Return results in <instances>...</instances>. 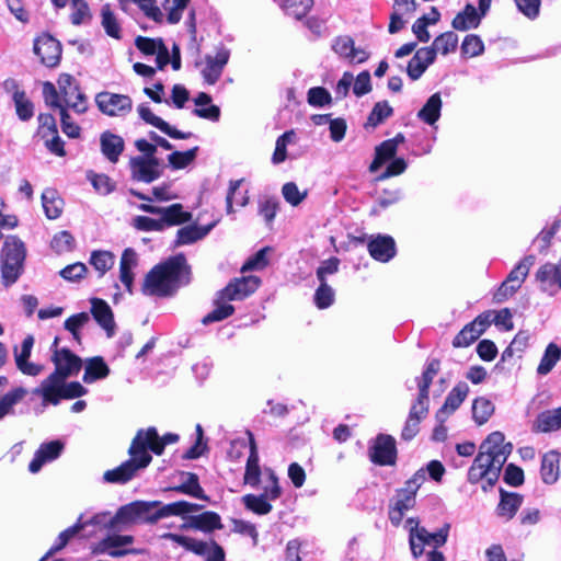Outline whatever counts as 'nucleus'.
I'll return each instance as SVG.
<instances>
[{"label": "nucleus", "mask_w": 561, "mask_h": 561, "mask_svg": "<svg viewBox=\"0 0 561 561\" xmlns=\"http://www.w3.org/2000/svg\"><path fill=\"white\" fill-rule=\"evenodd\" d=\"M512 450L513 445L505 443L503 433H491L480 445L479 453L469 468L468 481L474 484L485 480L488 486H493Z\"/></svg>", "instance_id": "1"}, {"label": "nucleus", "mask_w": 561, "mask_h": 561, "mask_svg": "<svg viewBox=\"0 0 561 561\" xmlns=\"http://www.w3.org/2000/svg\"><path fill=\"white\" fill-rule=\"evenodd\" d=\"M190 267L180 254L156 265L145 277L142 293L148 296L167 297L188 283Z\"/></svg>", "instance_id": "2"}, {"label": "nucleus", "mask_w": 561, "mask_h": 561, "mask_svg": "<svg viewBox=\"0 0 561 561\" xmlns=\"http://www.w3.org/2000/svg\"><path fill=\"white\" fill-rule=\"evenodd\" d=\"M404 528L409 531L410 549L416 559L424 553L425 546L433 549L443 547L447 542L450 525L446 523L436 531L430 533L425 527H420L414 518H408Z\"/></svg>", "instance_id": "3"}, {"label": "nucleus", "mask_w": 561, "mask_h": 561, "mask_svg": "<svg viewBox=\"0 0 561 561\" xmlns=\"http://www.w3.org/2000/svg\"><path fill=\"white\" fill-rule=\"evenodd\" d=\"M130 458L124 461L118 467L107 470L103 474V480L107 483L124 484L130 481L139 470L145 469L149 466L152 457L149 453L142 449L138 445V440L135 438L128 449Z\"/></svg>", "instance_id": "4"}, {"label": "nucleus", "mask_w": 561, "mask_h": 561, "mask_svg": "<svg viewBox=\"0 0 561 561\" xmlns=\"http://www.w3.org/2000/svg\"><path fill=\"white\" fill-rule=\"evenodd\" d=\"M25 255L26 250L22 240L15 236L5 238L1 251V275L5 286L14 284L20 277Z\"/></svg>", "instance_id": "5"}, {"label": "nucleus", "mask_w": 561, "mask_h": 561, "mask_svg": "<svg viewBox=\"0 0 561 561\" xmlns=\"http://www.w3.org/2000/svg\"><path fill=\"white\" fill-rule=\"evenodd\" d=\"M230 59V49L225 46L216 47L215 53H208L195 61L204 82L208 85L216 84L221 78Z\"/></svg>", "instance_id": "6"}, {"label": "nucleus", "mask_w": 561, "mask_h": 561, "mask_svg": "<svg viewBox=\"0 0 561 561\" xmlns=\"http://www.w3.org/2000/svg\"><path fill=\"white\" fill-rule=\"evenodd\" d=\"M160 501H135L122 506L116 513L119 524H156L154 507Z\"/></svg>", "instance_id": "7"}, {"label": "nucleus", "mask_w": 561, "mask_h": 561, "mask_svg": "<svg viewBox=\"0 0 561 561\" xmlns=\"http://www.w3.org/2000/svg\"><path fill=\"white\" fill-rule=\"evenodd\" d=\"M58 342L59 339L55 337L50 347L51 362L55 365L53 374H57V376L67 379L76 376L80 371L82 360L67 347H58Z\"/></svg>", "instance_id": "8"}, {"label": "nucleus", "mask_w": 561, "mask_h": 561, "mask_svg": "<svg viewBox=\"0 0 561 561\" xmlns=\"http://www.w3.org/2000/svg\"><path fill=\"white\" fill-rule=\"evenodd\" d=\"M130 535H111L99 541L92 549L94 554H107L112 558H121L127 554H137L138 550L128 548L134 542Z\"/></svg>", "instance_id": "9"}, {"label": "nucleus", "mask_w": 561, "mask_h": 561, "mask_svg": "<svg viewBox=\"0 0 561 561\" xmlns=\"http://www.w3.org/2000/svg\"><path fill=\"white\" fill-rule=\"evenodd\" d=\"M95 102L100 111L107 116H124L131 111L133 102L128 95L101 92Z\"/></svg>", "instance_id": "10"}, {"label": "nucleus", "mask_w": 561, "mask_h": 561, "mask_svg": "<svg viewBox=\"0 0 561 561\" xmlns=\"http://www.w3.org/2000/svg\"><path fill=\"white\" fill-rule=\"evenodd\" d=\"M134 438L138 440V445L140 447L142 446L146 453L150 450L156 455H161L167 445L174 444L179 440V435L168 433L160 437L156 427H148L147 430H139Z\"/></svg>", "instance_id": "11"}, {"label": "nucleus", "mask_w": 561, "mask_h": 561, "mask_svg": "<svg viewBox=\"0 0 561 561\" xmlns=\"http://www.w3.org/2000/svg\"><path fill=\"white\" fill-rule=\"evenodd\" d=\"M369 458L379 466L394 465L397 459L394 438L391 435L379 434L369 448Z\"/></svg>", "instance_id": "12"}, {"label": "nucleus", "mask_w": 561, "mask_h": 561, "mask_svg": "<svg viewBox=\"0 0 561 561\" xmlns=\"http://www.w3.org/2000/svg\"><path fill=\"white\" fill-rule=\"evenodd\" d=\"M58 88L67 107L78 114H82L87 111V99L79 87L73 83L71 76L61 75L58 79Z\"/></svg>", "instance_id": "13"}, {"label": "nucleus", "mask_w": 561, "mask_h": 561, "mask_svg": "<svg viewBox=\"0 0 561 561\" xmlns=\"http://www.w3.org/2000/svg\"><path fill=\"white\" fill-rule=\"evenodd\" d=\"M491 324V313H481L455 336V347H467L478 340Z\"/></svg>", "instance_id": "14"}, {"label": "nucleus", "mask_w": 561, "mask_h": 561, "mask_svg": "<svg viewBox=\"0 0 561 561\" xmlns=\"http://www.w3.org/2000/svg\"><path fill=\"white\" fill-rule=\"evenodd\" d=\"M146 213L159 215L161 222H163V228L167 226H178L191 220L192 215L188 211L183 209L181 204H172L168 207H157L148 204H144L140 206Z\"/></svg>", "instance_id": "15"}, {"label": "nucleus", "mask_w": 561, "mask_h": 561, "mask_svg": "<svg viewBox=\"0 0 561 561\" xmlns=\"http://www.w3.org/2000/svg\"><path fill=\"white\" fill-rule=\"evenodd\" d=\"M34 53L47 67H55L61 57L60 43L48 34L38 36L34 43Z\"/></svg>", "instance_id": "16"}, {"label": "nucleus", "mask_w": 561, "mask_h": 561, "mask_svg": "<svg viewBox=\"0 0 561 561\" xmlns=\"http://www.w3.org/2000/svg\"><path fill=\"white\" fill-rule=\"evenodd\" d=\"M261 279L257 276H244L230 282L224 289V298L228 300H242L253 294L260 286Z\"/></svg>", "instance_id": "17"}, {"label": "nucleus", "mask_w": 561, "mask_h": 561, "mask_svg": "<svg viewBox=\"0 0 561 561\" xmlns=\"http://www.w3.org/2000/svg\"><path fill=\"white\" fill-rule=\"evenodd\" d=\"M66 379L57 376V374H50L45 378L41 385L33 390L35 396H39L43 399V404L57 405L62 399L64 381Z\"/></svg>", "instance_id": "18"}, {"label": "nucleus", "mask_w": 561, "mask_h": 561, "mask_svg": "<svg viewBox=\"0 0 561 561\" xmlns=\"http://www.w3.org/2000/svg\"><path fill=\"white\" fill-rule=\"evenodd\" d=\"M131 175L135 180L151 183L160 176L157 158L135 157L130 159Z\"/></svg>", "instance_id": "19"}, {"label": "nucleus", "mask_w": 561, "mask_h": 561, "mask_svg": "<svg viewBox=\"0 0 561 561\" xmlns=\"http://www.w3.org/2000/svg\"><path fill=\"white\" fill-rule=\"evenodd\" d=\"M430 403L417 400L412 404L405 424L401 432V437L404 440H411L416 436L420 431V423L428 413Z\"/></svg>", "instance_id": "20"}, {"label": "nucleus", "mask_w": 561, "mask_h": 561, "mask_svg": "<svg viewBox=\"0 0 561 561\" xmlns=\"http://www.w3.org/2000/svg\"><path fill=\"white\" fill-rule=\"evenodd\" d=\"M368 252L376 261L386 263L389 262L396 255V242L390 236L378 234L371 237L368 244Z\"/></svg>", "instance_id": "21"}, {"label": "nucleus", "mask_w": 561, "mask_h": 561, "mask_svg": "<svg viewBox=\"0 0 561 561\" xmlns=\"http://www.w3.org/2000/svg\"><path fill=\"white\" fill-rule=\"evenodd\" d=\"M332 49L351 64H362L368 59V53L356 48L350 36H340L334 39Z\"/></svg>", "instance_id": "22"}, {"label": "nucleus", "mask_w": 561, "mask_h": 561, "mask_svg": "<svg viewBox=\"0 0 561 561\" xmlns=\"http://www.w3.org/2000/svg\"><path fill=\"white\" fill-rule=\"evenodd\" d=\"M62 449L64 444L60 440L42 444L30 462L28 470L32 473H37L46 462L57 459Z\"/></svg>", "instance_id": "23"}, {"label": "nucleus", "mask_w": 561, "mask_h": 561, "mask_svg": "<svg viewBox=\"0 0 561 561\" xmlns=\"http://www.w3.org/2000/svg\"><path fill=\"white\" fill-rule=\"evenodd\" d=\"M469 393V387L466 382L457 383L446 397L444 405L436 414V419L443 423L445 419L455 412L465 401Z\"/></svg>", "instance_id": "24"}, {"label": "nucleus", "mask_w": 561, "mask_h": 561, "mask_svg": "<svg viewBox=\"0 0 561 561\" xmlns=\"http://www.w3.org/2000/svg\"><path fill=\"white\" fill-rule=\"evenodd\" d=\"M137 111L141 119H144L147 124L160 129L162 133L167 134L171 138L187 139L192 136V133H182L175 129L174 127L170 126L161 117L154 115L146 104H140Z\"/></svg>", "instance_id": "25"}, {"label": "nucleus", "mask_w": 561, "mask_h": 561, "mask_svg": "<svg viewBox=\"0 0 561 561\" xmlns=\"http://www.w3.org/2000/svg\"><path fill=\"white\" fill-rule=\"evenodd\" d=\"M203 508L202 505L190 503L186 501H178L169 504H162L154 507L156 523L162 518L170 516L185 517L190 513L198 512Z\"/></svg>", "instance_id": "26"}, {"label": "nucleus", "mask_w": 561, "mask_h": 561, "mask_svg": "<svg viewBox=\"0 0 561 561\" xmlns=\"http://www.w3.org/2000/svg\"><path fill=\"white\" fill-rule=\"evenodd\" d=\"M415 505V499L401 491H397L389 505V520L393 526H399L408 511Z\"/></svg>", "instance_id": "27"}, {"label": "nucleus", "mask_w": 561, "mask_h": 561, "mask_svg": "<svg viewBox=\"0 0 561 561\" xmlns=\"http://www.w3.org/2000/svg\"><path fill=\"white\" fill-rule=\"evenodd\" d=\"M137 265H138L137 253L130 248L125 249L122 254L121 262H119V279L129 294H133V284H134L133 271L137 267Z\"/></svg>", "instance_id": "28"}, {"label": "nucleus", "mask_w": 561, "mask_h": 561, "mask_svg": "<svg viewBox=\"0 0 561 561\" xmlns=\"http://www.w3.org/2000/svg\"><path fill=\"white\" fill-rule=\"evenodd\" d=\"M434 62L433 49L422 47L416 50L408 64L407 72L411 80H417L427 67Z\"/></svg>", "instance_id": "29"}, {"label": "nucleus", "mask_w": 561, "mask_h": 561, "mask_svg": "<svg viewBox=\"0 0 561 561\" xmlns=\"http://www.w3.org/2000/svg\"><path fill=\"white\" fill-rule=\"evenodd\" d=\"M101 151L112 163H116L124 151V139L111 131H104L100 137Z\"/></svg>", "instance_id": "30"}, {"label": "nucleus", "mask_w": 561, "mask_h": 561, "mask_svg": "<svg viewBox=\"0 0 561 561\" xmlns=\"http://www.w3.org/2000/svg\"><path fill=\"white\" fill-rule=\"evenodd\" d=\"M224 526L221 524L220 516L215 512H204L199 515L191 516L188 522L182 526V528H193L197 530H202L204 533H210L215 529H221Z\"/></svg>", "instance_id": "31"}, {"label": "nucleus", "mask_w": 561, "mask_h": 561, "mask_svg": "<svg viewBox=\"0 0 561 561\" xmlns=\"http://www.w3.org/2000/svg\"><path fill=\"white\" fill-rule=\"evenodd\" d=\"M91 312L96 322L106 331L107 336L114 334L115 323L110 306L102 299L91 300Z\"/></svg>", "instance_id": "32"}, {"label": "nucleus", "mask_w": 561, "mask_h": 561, "mask_svg": "<svg viewBox=\"0 0 561 561\" xmlns=\"http://www.w3.org/2000/svg\"><path fill=\"white\" fill-rule=\"evenodd\" d=\"M250 455L247 460L244 482L251 486H256L260 482L261 468L259 465V453L254 436L251 432H248Z\"/></svg>", "instance_id": "33"}, {"label": "nucleus", "mask_w": 561, "mask_h": 561, "mask_svg": "<svg viewBox=\"0 0 561 561\" xmlns=\"http://www.w3.org/2000/svg\"><path fill=\"white\" fill-rule=\"evenodd\" d=\"M443 101L439 92L432 94L423 107L417 112V118L423 123L434 126L440 118Z\"/></svg>", "instance_id": "34"}, {"label": "nucleus", "mask_w": 561, "mask_h": 561, "mask_svg": "<svg viewBox=\"0 0 561 561\" xmlns=\"http://www.w3.org/2000/svg\"><path fill=\"white\" fill-rule=\"evenodd\" d=\"M523 503V497L517 493H507L501 490V500L495 510L497 517L505 522L512 519Z\"/></svg>", "instance_id": "35"}, {"label": "nucleus", "mask_w": 561, "mask_h": 561, "mask_svg": "<svg viewBox=\"0 0 561 561\" xmlns=\"http://www.w3.org/2000/svg\"><path fill=\"white\" fill-rule=\"evenodd\" d=\"M560 454L551 450L543 455L541 460L540 474L541 479L547 484H553L558 481L560 476Z\"/></svg>", "instance_id": "36"}, {"label": "nucleus", "mask_w": 561, "mask_h": 561, "mask_svg": "<svg viewBox=\"0 0 561 561\" xmlns=\"http://www.w3.org/2000/svg\"><path fill=\"white\" fill-rule=\"evenodd\" d=\"M27 394L28 391L26 388L15 387L2 396L0 399V420L7 415H13L15 413V405L21 403Z\"/></svg>", "instance_id": "37"}, {"label": "nucleus", "mask_w": 561, "mask_h": 561, "mask_svg": "<svg viewBox=\"0 0 561 561\" xmlns=\"http://www.w3.org/2000/svg\"><path fill=\"white\" fill-rule=\"evenodd\" d=\"M536 279L540 283L542 290H547V286L553 284L561 288V257L557 264L546 263L540 266L536 273Z\"/></svg>", "instance_id": "38"}, {"label": "nucleus", "mask_w": 561, "mask_h": 561, "mask_svg": "<svg viewBox=\"0 0 561 561\" xmlns=\"http://www.w3.org/2000/svg\"><path fill=\"white\" fill-rule=\"evenodd\" d=\"M481 15L472 4H467L463 11L459 12L453 20L451 25L457 31L476 28L480 24Z\"/></svg>", "instance_id": "39"}, {"label": "nucleus", "mask_w": 561, "mask_h": 561, "mask_svg": "<svg viewBox=\"0 0 561 561\" xmlns=\"http://www.w3.org/2000/svg\"><path fill=\"white\" fill-rule=\"evenodd\" d=\"M110 375V368L100 356L87 360L82 380L85 383H92L99 379H104Z\"/></svg>", "instance_id": "40"}, {"label": "nucleus", "mask_w": 561, "mask_h": 561, "mask_svg": "<svg viewBox=\"0 0 561 561\" xmlns=\"http://www.w3.org/2000/svg\"><path fill=\"white\" fill-rule=\"evenodd\" d=\"M214 224L206 227L185 226L178 230L175 245H185L194 243L206 237L213 229Z\"/></svg>", "instance_id": "41"}, {"label": "nucleus", "mask_w": 561, "mask_h": 561, "mask_svg": "<svg viewBox=\"0 0 561 561\" xmlns=\"http://www.w3.org/2000/svg\"><path fill=\"white\" fill-rule=\"evenodd\" d=\"M214 305V310L203 318L204 324H209L211 322H217L227 319L234 311V308L230 304V300H228V298H224L221 291L217 294Z\"/></svg>", "instance_id": "42"}, {"label": "nucleus", "mask_w": 561, "mask_h": 561, "mask_svg": "<svg viewBox=\"0 0 561 561\" xmlns=\"http://www.w3.org/2000/svg\"><path fill=\"white\" fill-rule=\"evenodd\" d=\"M561 427V407L540 413L534 424L537 432H551Z\"/></svg>", "instance_id": "43"}, {"label": "nucleus", "mask_w": 561, "mask_h": 561, "mask_svg": "<svg viewBox=\"0 0 561 561\" xmlns=\"http://www.w3.org/2000/svg\"><path fill=\"white\" fill-rule=\"evenodd\" d=\"M42 203L48 219H57L61 215L64 202L55 190L46 188L42 193Z\"/></svg>", "instance_id": "44"}, {"label": "nucleus", "mask_w": 561, "mask_h": 561, "mask_svg": "<svg viewBox=\"0 0 561 561\" xmlns=\"http://www.w3.org/2000/svg\"><path fill=\"white\" fill-rule=\"evenodd\" d=\"M163 539H169L176 545L183 547L187 551H192L195 554H206L208 549V542L194 539L192 537L167 533L161 536Z\"/></svg>", "instance_id": "45"}, {"label": "nucleus", "mask_w": 561, "mask_h": 561, "mask_svg": "<svg viewBox=\"0 0 561 561\" xmlns=\"http://www.w3.org/2000/svg\"><path fill=\"white\" fill-rule=\"evenodd\" d=\"M283 11L294 19L306 16L313 5V0H276Z\"/></svg>", "instance_id": "46"}, {"label": "nucleus", "mask_w": 561, "mask_h": 561, "mask_svg": "<svg viewBox=\"0 0 561 561\" xmlns=\"http://www.w3.org/2000/svg\"><path fill=\"white\" fill-rule=\"evenodd\" d=\"M184 481L174 488V491L183 494L191 495L195 499L208 501L209 497L205 494L203 488L199 485L198 477L195 473H185Z\"/></svg>", "instance_id": "47"}, {"label": "nucleus", "mask_w": 561, "mask_h": 561, "mask_svg": "<svg viewBox=\"0 0 561 561\" xmlns=\"http://www.w3.org/2000/svg\"><path fill=\"white\" fill-rule=\"evenodd\" d=\"M438 370H439V362L438 360H432L428 363L422 377L417 379V387H419L417 400H422V401L430 403L428 389L433 381V378L436 376Z\"/></svg>", "instance_id": "48"}, {"label": "nucleus", "mask_w": 561, "mask_h": 561, "mask_svg": "<svg viewBox=\"0 0 561 561\" xmlns=\"http://www.w3.org/2000/svg\"><path fill=\"white\" fill-rule=\"evenodd\" d=\"M458 45V36L454 32H446L437 36L430 49L434 51V59L436 58V54L440 53L442 55H448L451 51H455Z\"/></svg>", "instance_id": "49"}, {"label": "nucleus", "mask_w": 561, "mask_h": 561, "mask_svg": "<svg viewBox=\"0 0 561 561\" xmlns=\"http://www.w3.org/2000/svg\"><path fill=\"white\" fill-rule=\"evenodd\" d=\"M535 263V256L528 255L525 256L518 264L510 272L506 280L510 282L517 288H520L522 284L525 282L530 267Z\"/></svg>", "instance_id": "50"}, {"label": "nucleus", "mask_w": 561, "mask_h": 561, "mask_svg": "<svg viewBox=\"0 0 561 561\" xmlns=\"http://www.w3.org/2000/svg\"><path fill=\"white\" fill-rule=\"evenodd\" d=\"M101 24L108 36L116 39L121 38V24L108 4L101 9Z\"/></svg>", "instance_id": "51"}, {"label": "nucleus", "mask_w": 561, "mask_h": 561, "mask_svg": "<svg viewBox=\"0 0 561 561\" xmlns=\"http://www.w3.org/2000/svg\"><path fill=\"white\" fill-rule=\"evenodd\" d=\"M84 529V524L82 522V516H80L77 520V523L65 529L64 531H61L59 534V536L57 537L55 543L50 547V549L48 550L47 552V556H51L58 551H60L62 548H65L67 546V543L76 536L78 535L81 530Z\"/></svg>", "instance_id": "52"}, {"label": "nucleus", "mask_w": 561, "mask_h": 561, "mask_svg": "<svg viewBox=\"0 0 561 561\" xmlns=\"http://www.w3.org/2000/svg\"><path fill=\"white\" fill-rule=\"evenodd\" d=\"M493 413L494 404L488 398L479 397L473 401L472 415L479 425L486 423Z\"/></svg>", "instance_id": "53"}, {"label": "nucleus", "mask_w": 561, "mask_h": 561, "mask_svg": "<svg viewBox=\"0 0 561 561\" xmlns=\"http://www.w3.org/2000/svg\"><path fill=\"white\" fill-rule=\"evenodd\" d=\"M137 48L147 55H158V59H161V51H164V64L169 62V51L163 45L161 39H152L146 37H139L136 41Z\"/></svg>", "instance_id": "54"}, {"label": "nucleus", "mask_w": 561, "mask_h": 561, "mask_svg": "<svg viewBox=\"0 0 561 561\" xmlns=\"http://www.w3.org/2000/svg\"><path fill=\"white\" fill-rule=\"evenodd\" d=\"M561 358V350L554 343H550L541 357L537 367L539 375H547L552 370L557 362Z\"/></svg>", "instance_id": "55"}, {"label": "nucleus", "mask_w": 561, "mask_h": 561, "mask_svg": "<svg viewBox=\"0 0 561 561\" xmlns=\"http://www.w3.org/2000/svg\"><path fill=\"white\" fill-rule=\"evenodd\" d=\"M122 5L127 3H135L144 12V14L153 20L154 22H161L163 20V8H159L156 0H118Z\"/></svg>", "instance_id": "56"}, {"label": "nucleus", "mask_w": 561, "mask_h": 561, "mask_svg": "<svg viewBox=\"0 0 561 561\" xmlns=\"http://www.w3.org/2000/svg\"><path fill=\"white\" fill-rule=\"evenodd\" d=\"M115 262V256L110 251H93L90 257V264L99 272L100 276H103L110 271Z\"/></svg>", "instance_id": "57"}, {"label": "nucleus", "mask_w": 561, "mask_h": 561, "mask_svg": "<svg viewBox=\"0 0 561 561\" xmlns=\"http://www.w3.org/2000/svg\"><path fill=\"white\" fill-rule=\"evenodd\" d=\"M242 502L248 510L259 515H266L272 511L270 500L262 494H247L242 497Z\"/></svg>", "instance_id": "58"}, {"label": "nucleus", "mask_w": 561, "mask_h": 561, "mask_svg": "<svg viewBox=\"0 0 561 561\" xmlns=\"http://www.w3.org/2000/svg\"><path fill=\"white\" fill-rule=\"evenodd\" d=\"M284 199L293 207L299 206L308 196L307 190H299L295 182H287L282 187Z\"/></svg>", "instance_id": "59"}, {"label": "nucleus", "mask_w": 561, "mask_h": 561, "mask_svg": "<svg viewBox=\"0 0 561 561\" xmlns=\"http://www.w3.org/2000/svg\"><path fill=\"white\" fill-rule=\"evenodd\" d=\"M272 252V248L265 247L259 250L254 255L250 256L242 265L241 271H262L268 265V254Z\"/></svg>", "instance_id": "60"}, {"label": "nucleus", "mask_w": 561, "mask_h": 561, "mask_svg": "<svg viewBox=\"0 0 561 561\" xmlns=\"http://www.w3.org/2000/svg\"><path fill=\"white\" fill-rule=\"evenodd\" d=\"M190 0H161V7L167 12L168 22L178 23L182 19L183 10Z\"/></svg>", "instance_id": "61"}, {"label": "nucleus", "mask_w": 561, "mask_h": 561, "mask_svg": "<svg viewBox=\"0 0 561 561\" xmlns=\"http://www.w3.org/2000/svg\"><path fill=\"white\" fill-rule=\"evenodd\" d=\"M197 151L198 147H194L187 151H174L168 156V161L175 170L184 169L195 160Z\"/></svg>", "instance_id": "62"}, {"label": "nucleus", "mask_w": 561, "mask_h": 561, "mask_svg": "<svg viewBox=\"0 0 561 561\" xmlns=\"http://www.w3.org/2000/svg\"><path fill=\"white\" fill-rule=\"evenodd\" d=\"M335 294L333 288L328 283H320L314 293V304L319 309H327L333 305Z\"/></svg>", "instance_id": "63"}, {"label": "nucleus", "mask_w": 561, "mask_h": 561, "mask_svg": "<svg viewBox=\"0 0 561 561\" xmlns=\"http://www.w3.org/2000/svg\"><path fill=\"white\" fill-rule=\"evenodd\" d=\"M461 51L468 57H477L483 54L484 44L480 36L476 34H469L465 37L461 44Z\"/></svg>", "instance_id": "64"}]
</instances>
